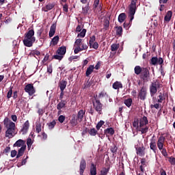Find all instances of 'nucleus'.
Returning <instances> with one entry per match:
<instances>
[{"label": "nucleus", "mask_w": 175, "mask_h": 175, "mask_svg": "<svg viewBox=\"0 0 175 175\" xmlns=\"http://www.w3.org/2000/svg\"><path fill=\"white\" fill-rule=\"evenodd\" d=\"M90 175H96V165L92 163V167L90 168Z\"/></svg>", "instance_id": "nucleus-35"}, {"label": "nucleus", "mask_w": 175, "mask_h": 175, "mask_svg": "<svg viewBox=\"0 0 175 175\" xmlns=\"http://www.w3.org/2000/svg\"><path fill=\"white\" fill-rule=\"evenodd\" d=\"M159 151H161L163 157H165V158H167L169 154H167V150L163 147L159 148Z\"/></svg>", "instance_id": "nucleus-32"}, {"label": "nucleus", "mask_w": 175, "mask_h": 175, "mask_svg": "<svg viewBox=\"0 0 175 175\" xmlns=\"http://www.w3.org/2000/svg\"><path fill=\"white\" fill-rule=\"evenodd\" d=\"M163 135V137H165V141L167 140L168 142H172V135H170V133H165Z\"/></svg>", "instance_id": "nucleus-38"}, {"label": "nucleus", "mask_w": 175, "mask_h": 175, "mask_svg": "<svg viewBox=\"0 0 175 175\" xmlns=\"http://www.w3.org/2000/svg\"><path fill=\"white\" fill-rule=\"evenodd\" d=\"M119 48H120V44H113L111 46V51H117Z\"/></svg>", "instance_id": "nucleus-41"}, {"label": "nucleus", "mask_w": 175, "mask_h": 175, "mask_svg": "<svg viewBox=\"0 0 175 175\" xmlns=\"http://www.w3.org/2000/svg\"><path fill=\"white\" fill-rule=\"evenodd\" d=\"M35 40H36V38H35V31L31 29L25 33L23 44L26 47H32L35 43Z\"/></svg>", "instance_id": "nucleus-4"}, {"label": "nucleus", "mask_w": 175, "mask_h": 175, "mask_svg": "<svg viewBox=\"0 0 175 175\" xmlns=\"http://www.w3.org/2000/svg\"><path fill=\"white\" fill-rule=\"evenodd\" d=\"M56 54L58 55H62V57H64L65 54H66V46H62L57 49L56 51Z\"/></svg>", "instance_id": "nucleus-16"}, {"label": "nucleus", "mask_w": 175, "mask_h": 175, "mask_svg": "<svg viewBox=\"0 0 175 175\" xmlns=\"http://www.w3.org/2000/svg\"><path fill=\"white\" fill-rule=\"evenodd\" d=\"M25 91L29 94L30 96H32L36 91L35 90V88H33V84L32 83H28L25 87Z\"/></svg>", "instance_id": "nucleus-9"}, {"label": "nucleus", "mask_w": 175, "mask_h": 175, "mask_svg": "<svg viewBox=\"0 0 175 175\" xmlns=\"http://www.w3.org/2000/svg\"><path fill=\"white\" fill-rule=\"evenodd\" d=\"M118 148L116 146H113L111 148V151L113 152V154H116L117 152Z\"/></svg>", "instance_id": "nucleus-62"}, {"label": "nucleus", "mask_w": 175, "mask_h": 175, "mask_svg": "<svg viewBox=\"0 0 175 175\" xmlns=\"http://www.w3.org/2000/svg\"><path fill=\"white\" fill-rule=\"evenodd\" d=\"M112 87L113 90H120V88H122V83L120 81H116L113 83Z\"/></svg>", "instance_id": "nucleus-29"}, {"label": "nucleus", "mask_w": 175, "mask_h": 175, "mask_svg": "<svg viewBox=\"0 0 175 175\" xmlns=\"http://www.w3.org/2000/svg\"><path fill=\"white\" fill-rule=\"evenodd\" d=\"M104 29H105V31H107V29H109V27H110V16L104 19Z\"/></svg>", "instance_id": "nucleus-24"}, {"label": "nucleus", "mask_w": 175, "mask_h": 175, "mask_svg": "<svg viewBox=\"0 0 175 175\" xmlns=\"http://www.w3.org/2000/svg\"><path fill=\"white\" fill-rule=\"evenodd\" d=\"M137 98L138 99H140V100L147 99V87L144 85L141 88V89L138 91Z\"/></svg>", "instance_id": "nucleus-8"}, {"label": "nucleus", "mask_w": 175, "mask_h": 175, "mask_svg": "<svg viewBox=\"0 0 175 175\" xmlns=\"http://www.w3.org/2000/svg\"><path fill=\"white\" fill-rule=\"evenodd\" d=\"M172 16H173V12H172V10L167 11L164 17V21L165 23H169L170 20H172Z\"/></svg>", "instance_id": "nucleus-20"}, {"label": "nucleus", "mask_w": 175, "mask_h": 175, "mask_svg": "<svg viewBox=\"0 0 175 175\" xmlns=\"http://www.w3.org/2000/svg\"><path fill=\"white\" fill-rule=\"evenodd\" d=\"M53 58L54 59H57L58 61H62V59L64 58V56L57 54V55H53Z\"/></svg>", "instance_id": "nucleus-50"}, {"label": "nucleus", "mask_w": 175, "mask_h": 175, "mask_svg": "<svg viewBox=\"0 0 175 175\" xmlns=\"http://www.w3.org/2000/svg\"><path fill=\"white\" fill-rule=\"evenodd\" d=\"M26 149L27 148H25V146H23L19 148V150H18V154L16 155V159H18L20 157H23V155H24V152H25Z\"/></svg>", "instance_id": "nucleus-25"}, {"label": "nucleus", "mask_w": 175, "mask_h": 175, "mask_svg": "<svg viewBox=\"0 0 175 175\" xmlns=\"http://www.w3.org/2000/svg\"><path fill=\"white\" fill-rule=\"evenodd\" d=\"M126 19V14L125 13H121L118 18V20L120 23H124L125 20Z\"/></svg>", "instance_id": "nucleus-30"}, {"label": "nucleus", "mask_w": 175, "mask_h": 175, "mask_svg": "<svg viewBox=\"0 0 175 175\" xmlns=\"http://www.w3.org/2000/svg\"><path fill=\"white\" fill-rule=\"evenodd\" d=\"M159 106H160V105L159 103H156L154 105H151L150 108L151 109H157L158 110V109H159Z\"/></svg>", "instance_id": "nucleus-58"}, {"label": "nucleus", "mask_w": 175, "mask_h": 175, "mask_svg": "<svg viewBox=\"0 0 175 175\" xmlns=\"http://www.w3.org/2000/svg\"><path fill=\"white\" fill-rule=\"evenodd\" d=\"M94 65H90L89 67L87 68L86 72H85V76L86 77H89L90 75L94 72Z\"/></svg>", "instance_id": "nucleus-27"}, {"label": "nucleus", "mask_w": 175, "mask_h": 175, "mask_svg": "<svg viewBox=\"0 0 175 175\" xmlns=\"http://www.w3.org/2000/svg\"><path fill=\"white\" fill-rule=\"evenodd\" d=\"M96 39V38L95 37V36H92V37H90V40H89V44L90 47L91 46H92V44H94Z\"/></svg>", "instance_id": "nucleus-51"}, {"label": "nucleus", "mask_w": 175, "mask_h": 175, "mask_svg": "<svg viewBox=\"0 0 175 175\" xmlns=\"http://www.w3.org/2000/svg\"><path fill=\"white\" fill-rule=\"evenodd\" d=\"M98 5H99V0H94V4H93L94 9H96Z\"/></svg>", "instance_id": "nucleus-59"}, {"label": "nucleus", "mask_w": 175, "mask_h": 175, "mask_svg": "<svg viewBox=\"0 0 175 175\" xmlns=\"http://www.w3.org/2000/svg\"><path fill=\"white\" fill-rule=\"evenodd\" d=\"M29 129V121L27 120L22 126V129L20 132H21L22 135H27L28 133V131Z\"/></svg>", "instance_id": "nucleus-12"}, {"label": "nucleus", "mask_w": 175, "mask_h": 175, "mask_svg": "<svg viewBox=\"0 0 175 175\" xmlns=\"http://www.w3.org/2000/svg\"><path fill=\"white\" fill-rule=\"evenodd\" d=\"M65 116L64 115H60L58 118V121L60 122V124H62L64 121H65Z\"/></svg>", "instance_id": "nucleus-54"}, {"label": "nucleus", "mask_w": 175, "mask_h": 175, "mask_svg": "<svg viewBox=\"0 0 175 175\" xmlns=\"http://www.w3.org/2000/svg\"><path fill=\"white\" fill-rule=\"evenodd\" d=\"M44 28L41 27L40 29H38V31L37 32L38 35L39 36L44 37Z\"/></svg>", "instance_id": "nucleus-48"}, {"label": "nucleus", "mask_w": 175, "mask_h": 175, "mask_svg": "<svg viewBox=\"0 0 175 175\" xmlns=\"http://www.w3.org/2000/svg\"><path fill=\"white\" fill-rule=\"evenodd\" d=\"M163 85L158 81L152 82L150 85L149 90L150 92V96H154L155 94L158 92V90H161L162 88Z\"/></svg>", "instance_id": "nucleus-7"}, {"label": "nucleus", "mask_w": 175, "mask_h": 175, "mask_svg": "<svg viewBox=\"0 0 175 175\" xmlns=\"http://www.w3.org/2000/svg\"><path fill=\"white\" fill-rule=\"evenodd\" d=\"M137 131L141 132L142 135H144V133H147V132H148V126H146L145 127H139Z\"/></svg>", "instance_id": "nucleus-31"}, {"label": "nucleus", "mask_w": 175, "mask_h": 175, "mask_svg": "<svg viewBox=\"0 0 175 175\" xmlns=\"http://www.w3.org/2000/svg\"><path fill=\"white\" fill-rule=\"evenodd\" d=\"M85 114V111L83 109H81L79 111L77 116V118L79 122H81V121H83V118H84Z\"/></svg>", "instance_id": "nucleus-19"}, {"label": "nucleus", "mask_w": 175, "mask_h": 175, "mask_svg": "<svg viewBox=\"0 0 175 175\" xmlns=\"http://www.w3.org/2000/svg\"><path fill=\"white\" fill-rule=\"evenodd\" d=\"M157 98V102L159 103H162L165 100V95L162 93H160Z\"/></svg>", "instance_id": "nucleus-39"}, {"label": "nucleus", "mask_w": 175, "mask_h": 175, "mask_svg": "<svg viewBox=\"0 0 175 175\" xmlns=\"http://www.w3.org/2000/svg\"><path fill=\"white\" fill-rule=\"evenodd\" d=\"M134 72L137 76H139V78L144 83L150 81V70L148 68L141 67L140 66H135Z\"/></svg>", "instance_id": "nucleus-2"}, {"label": "nucleus", "mask_w": 175, "mask_h": 175, "mask_svg": "<svg viewBox=\"0 0 175 175\" xmlns=\"http://www.w3.org/2000/svg\"><path fill=\"white\" fill-rule=\"evenodd\" d=\"M150 148L152 150V151H153L154 154H157V151H158V148L157 147V142H155V139L152 138L150 140Z\"/></svg>", "instance_id": "nucleus-14"}, {"label": "nucleus", "mask_w": 175, "mask_h": 175, "mask_svg": "<svg viewBox=\"0 0 175 175\" xmlns=\"http://www.w3.org/2000/svg\"><path fill=\"white\" fill-rule=\"evenodd\" d=\"M36 131L37 132V133H40V132H42V124H41L39 123L36 125Z\"/></svg>", "instance_id": "nucleus-53"}, {"label": "nucleus", "mask_w": 175, "mask_h": 175, "mask_svg": "<svg viewBox=\"0 0 175 175\" xmlns=\"http://www.w3.org/2000/svg\"><path fill=\"white\" fill-rule=\"evenodd\" d=\"M104 133L107 137H109V135H110V136H113V135H114V133H116V131H114V129L111 127V128H107V129H105Z\"/></svg>", "instance_id": "nucleus-18"}, {"label": "nucleus", "mask_w": 175, "mask_h": 175, "mask_svg": "<svg viewBox=\"0 0 175 175\" xmlns=\"http://www.w3.org/2000/svg\"><path fill=\"white\" fill-rule=\"evenodd\" d=\"M27 145L28 148H29V147H31V146H32V139L31 138L27 139Z\"/></svg>", "instance_id": "nucleus-60"}, {"label": "nucleus", "mask_w": 175, "mask_h": 175, "mask_svg": "<svg viewBox=\"0 0 175 175\" xmlns=\"http://www.w3.org/2000/svg\"><path fill=\"white\" fill-rule=\"evenodd\" d=\"M91 47H92V49H94V50H98V48L99 47V44H98V42H95L94 43L92 44Z\"/></svg>", "instance_id": "nucleus-57"}, {"label": "nucleus", "mask_w": 175, "mask_h": 175, "mask_svg": "<svg viewBox=\"0 0 175 175\" xmlns=\"http://www.w3.org/2000/svg\"><path fill=\"white\" fill-rule=\"evenodd\" d=\"M14 147H25V148H27V145H25V141H24L23 139H18L14 144Z\"/></svg>", "instance_id": "nucleus-21"}, {"label": "nucleus", "mask_w": 175, "mask_h": 175, "mask_svg": "<svg viewBox=\"0 0 175 175\" xmlns=\"http://www.w3.org/2000/svg\"><path fill=\"white\" fill-rule=\"evenodd\" d=\"M66 100H62L57 105V110H62V109H65L66 107Z\"/></svg>", "instance_id": "nucleus-22"}, {"label": "nucleus", "mask_w": 175, "mask_h": 175, "mask_svg": "<svg viewBox=\"0 0 175 175\" xmlns=\"http://www.w3.org/2000/svg\"><path fill=\"white\" fill-rule=\"evenodd\" d=\"M88 133L90 135V136H96V135H98V131H96L95 128H93L88 130Z\"/></svg>", "instance_id": "nucleus-34"}, {"label": "nucleus", "mask_w": 175, "mask_h": 175, "mask_svg": "<svg viewBox=\"0 0 175 175\" xmlns=\"http://www.w3.org/2000/svg\"><path fill=\"white\" fill-rule=\"evenodd\" d=\"M66 85H68V81L64 79H62V81H59V87L60 88V90L64 91L65 88H66Z\"/></svg>", "instance_id": "nucleus-23"}, {"label": "nucleus", "mask_w": 175, "mask_h": 175, "mask_svg": "<svg viewBox=\"0 0 175 175\" xmlns=\"http://www.w3.org/2000/svg\"><path fill=\"white\" fill-rule=\"evenodd\" d=\"M116 29V35L118 36H122V27L121 26H116L115 27Z\"/></svg>", "instance_id": "nucleus-33"}, {"label": "nucleus", "mask_w": 175, "mask_h": 175, "mask_svg": "<svg viewBox=\"0 0 175 175\" xmlns=\"http://www.w3.org/2000/svg\"><path fill=\"white\" fill-rule=\"evenodd\" d=\"M94 68L96 70H99V69L100 68V62H98L96 65L95 66H94Z\"/></svg>", "instance_id": "nucleus-64"}, {"label": "nucleus", "mask_w": 175, "mask_h": 175, "mask_svg": "<svg viewBox=\"0 0 175 175\" xmlns=\"http://www.w3.org/2000/svg\"><path fill=\"white\" fill-rule=\"evenodd\" d=\"M139 124V119H135L133 122V126L134 128H136L137 131L139 129V128H140V124Z\"/></svg>", "instance_id": "nucleus-36"}, {"label": "nucleus", "mask_w": 175, "mask_h": 175, "mask_svg": "<svg viewBox=\"0 0 175 175\" xmlns=\"http://www.w3.org/2000/svg\"><path fill=\"white\" fill-rule=\"evenodd\" d=\"M150 64L151 65H154V66L157 65V64H159V65H162V64H163V59L162 57L158 59L157 57H153L150 59Z\"/></svg>", "instance_id": "nucleus-10"}, {"label": "nucleus", "mask_w": 175, "mask_h": 175, "mask_svg": "<svg viewBox=\"0 0 175 175\" xmlns=\"http://www.w3.org/2000/svg\"><path fill=\"white\" fill-rule=\"evenodd\" d=\"M132 98H127L124 100V103L127 107H130L131 106H132Z\"/></svg>", "instance_id": "nucleus-40"}, {"label": "nucleus", "mask_w": 175, "mask_h": 175, "mask_svg": "<svg viewBox=\"0 0 175 175\" xmlns=\"http://www.w3.org/2000/svg\"><path fill=\"white\" fill-rule=\"evenodd\" d=\"M54 3H49L46 5V10H51L54 8Z\"/></svg>", "instance_id": "nucleus-55"}, {"label": "nucleus", "mask_w": 175, "mask_h": 175, "mask_svg": "<svg viewBox=\"0 0 175 175\" xmlns=\"http://www.w3.org/2000/svg\"><path fill=\"white\" fill-rule=\"evenodd\" d=\"M12 95H13V87L10 86L9 91L8 92V94H7L8 99H10V98H12Z\"/></svg>", "instance_id": "nucleus-43"}, {"label": "nucleus", "mask_w": 175, "mask_h": 175, "mask_svg": "<svg viewBox=\"0 0 175 175\" xmlns=\"http://www.w3.org/2000/svg\"><path fill=\"white\" fill-rule=\"evenodd\" d=\"M56 124L57 122H55V120H53L52 122L47 124L49 129H53Z\"/></svg>", "instance_id": "nucleus-44"}, {"label": "nucleus", "mask_w": 175, "mask_h": 175, "mask_svg": "<svg viewBox=\"0 0 175 175\" xmlns=\"http://www.w3.org/2000/svg\"><path fill=\"white\" fill-rule=\"evenodd\" d=\"M3 124L7 131H5V137H9V139L13 137L16 133V123L13 122L8 118H5L3 120Z\"/></svg>", "instance_id": "nucleus-3"}, {"label": "nucleus", "mask_w": 175, "mask_h": 175, "mask_svg": "<svg viewBox=\"0 0 175 175\" xmlns=\"http://www.w3.org/2000/svg\"><path fill=\"white\" fill-rule=\"evenodd\" d=\"M94 100H92V105L94 110L98 113V114H103L102 110H103V105L100 103V100L98 98V94L94 96Z\"/></svg>", "instance_id": "nucleus-6"}, {"label": "nucleus", "mask_w": 175, "mask_h": 175, "mask_svg": "<svg viewBox=\"0 0 175 175\" xmlns=\"http://www.w3.org/2000/svg\"><path fill=\"white\" fill-rule=\"evenodd\" d=\"M60 5L63 6V11H64L66 13H68V12H69V7L68 5V3H65L64 5L62 3H60Z\"/></svg>", "instance_id": "nucleus-46"}, {"label": "nucleus", "mask_w": 175, "mask_h": 175, "mask_svg": "<svg viewBox=\"0 0 175 175\" xmlns=\"http://www.w3.org/2000/svg\"><path fill=\"white\" fill-rule=\"evenodd\" d=\"M47 73H49V75H51V73H53V66L49 65L47 66Z\"/></svg>", "instance_id": "nucleus-56"}, {"label": "nucleus", "mask_w": 175, "mask_h": 175, "mask_svg": "<svg viewBox=\"0 0 175 175\" xmlns=\"http://www.w3.org/2000/svg\"><path fill=\"white\" fill-rule=\"evenodd\" d=\"M70 122L72 126H76V125L79 124V120H77V118H76V115H72V118L70 120Z\"/></svg>", "instance_id": "nucleus-28"}, {"label": "nucleus", "mask_w": 175, "mask_h": 175, "mask_svg": "<svg viewBox=\"0 0 175 175\" xmlns=\"http://www.w3.org/2000/svg\"><path fill=\"white\" fill-rule=\"evenodd\" d=\"M16 155H17V150H14L11 151V157L12 158H14V157H16Z\"/></svg>", "instance_id": "nucleus-63"}, {"label": "nucleus", "mask_w": 175, "mask_h": 175, "mask_svg": "<svg viewBox=\"0 0 175 175\" xmlns=\"http://www.w3.org/2000/svg\"><path fill=\"white\" fill-rule=\"evenodd\" d=\"M83 40L78 38L75 42V49L74 53L75 54H79L80 51H83L84 50H87L88 49V45L85 44H83Z\"/></svg>", "instance_id": "nucleus-5"}, {"label": "nucleus", "mask_w": 175, "mask_h": 175, "mask_svg": "<svg viewBox=\"0 0 175 175\" xmlns=\"http://www.w3.org/2000/svg\"><path fill=\"white\" fill-rule=\"evenodd\" d=\"M86 32H87V29H83V30L81 31V32H80V33L78 34L77 37H78V38H84V37L85 36Z\"/></svg>", "instance_id": "nucleus-45"}, {"label": "nucleus", "mask_w": 175, "mask_h": 175, "mask_svg": "<svg viewBox=\"0 0 175 175\" xmlns=\"http://www.w3.org/2000/svg\"><path fill=\"white\" fill-rule=\"evenodd\" d=\"M169 162L171 163V165H175V158L174 157H169Z\"/></svg>", "instance_id": "nucleus-61"}, {"label": "nucleus", "mask_w": 175, "mask_h": 175, "mask_svg": "<svg viewBox=\"0 0 175 175\" xmlns=\"http://www.w3.org/2000/svg\"><path fill=\"white\" fill-rule=\"evenodd\" d=\"M27 159H28V156H27L25 159L22 160L21 163H18L17 164L18 167H21V166L25 165V163H27Z\"/></svg>", "instance_id": "nucleus-47"}, {"label": "nucleus", "mask_w": 175, "mask_h": 175, "mask_svg": "<svg viewBox=\"0 0 175 175\" xmlns=\"http://www.w3.org/2000/svg\"><path fill=\"white\" fill-rule=\"evenodd\" d=\"M106 95H107V93L105 92V91H103L98 94V95L97 96V98L98 99H101V98H105Z\"/></svg>", "instance_id": "nucleus-49"}, {"label": "nucleus", "mask_w": 175, "mask_h": 175, "mask_svg": "<svg viewBox=\"0 0 175 175\" xmlns=\"http://www.w3.org/2000/svg\"><path fill=\"white\" fill-rule=\"evenodd\" d=\"M85 167H87V163L85 162V159H82L80 162L79 165V174L84 175V171L85 170Z\"/></svg>", "instance_id": "nucleus-11"}, {"label": "nucleus", "mask_w": 175, "mask_h": 175, "mask_svg": "<svg viewBox=\"0 0 175 175\" xmlns=\"http://www.w3.org/2000/svg\"><path fill=\"white\" fill-rule=\"evenodd\" d=\"M165 137H163V134H161L160 137L158 138L157 146L158 148H161L165 146Z\"/></svg>", "instance_id": "nucleus-13"}, {"label": "nucleus", "mask_w": 175, "mask_h": 175, "mask_svg": "<svg viewBox=\"0 0 175 175\" xmlns=\"http://www.w3.org/2000/svg\"><path fill=\"white\" fill-rule=\"evenodd\" d=\"M56 29H57V25L53 24L51 26L50 31H49V38H53V36H54Z\"/></svg>", "instance_id": "nucleus-26"}, {"label": "nucleus", "mask_w": 175, "mask_h": 175, "mask_svg": "<svg viewBox=\"0 0 175 175\" xmlns=\"http://www.w3.org/2000/svg\"><path fill=\"white\" fill-rule=\"evenodd\" d=\"M136 3H137V0H131V3L129 5V18L130 20L129 23L124 22L123 24V27L126 29H129V28H131L132 21H133V18H135V14L136 13V10H137Z\"/></svg>", "instance_id": "nucleus-1"}, {"label": "nucleus", "mask_w": 175, "mask_h": 175, "mask_svg": "<svg viewBox=\"0 0 175 175\" xmlns=\"http://www.w3.org/2000/svg\"><path fill=\"white\" fill-rule=\"evenodd\" d=\"M103 124H105V122L103 120H100L98 122L97 125L96 126L97 131H99V129H100V127L103 125Z\"/></svg>", "instance_id": "nucleus-52"}, {"label": "nucleus", "mask_w": 175, "mask_h": 175, "mask_svg": "<svg viewBox=\"0 0 175 175\" xmlns=\"http://www.w3.org/2000/svg\"><path fill=\"white\" fill-rule=\"evenodd\" d=\"M137 154L139 157H144L146 155V148L144 146L136 148Z\"/></svg>", "instance_id": "nucleus-17"}, {"label": "nucleus", "mask_w": 175, "mask_h": 175, "mask_svg": "<svg viewBox=\"0 0 175 175\" xmlns=\"http://www.w3.org/2000/svg\"><path fill=\"white\" fill-rule=\"evenodd\" d=\"M59 41V36H55L51 40L52 44L53 46H56V44H58V42Z\"/></svg>", "instance_id": "nucleus-37"}, {"label": "nucleus", "mask_w": 175, "mask_h": 175, "mask_svg": "<svg viewBox=\"0 0 175 175\" xmlns=\"http://www.w3.org/2000/svg\"><path fill=\"white\" fill-rule=\"evenodd\" d=\"M109 170H110V167H108L107 168L103 167L102 170L100 171L101 175H107V173H109Z\"/></svg>", "instance_id": "nucleus-42"}, {"label": "nucleus", "mask_w": 175, "mask_h": 175, "mask_svg": "<svg viewBox=\"0 0 175 175\" xmlns=\"http://www.w3.org/2000/svg\"><path fill=\"white\" fill-rule=\"evenodd\" d=\"M146 125H148V119L146 116H143L139 119V128H144Z\"/></svg>", "instance_id": "nucleus-15"}]
</instances>
